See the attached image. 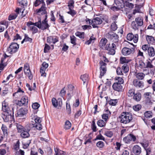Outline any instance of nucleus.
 I'll return each instance as SVG.
<instances>
[{
	"label": "nucleus",
	"instance_id": "nucleus-30",
	"mask_svg": "<svg viewBox=\"0 0 155 155\" xmlns=\"http://www.w3.org/2000/svg\"><path fill=\"white\" fill-rule=\"evenodd\" d=\"M21 133L20 136L23 138H28L30 137V134L27 131L24 130Z\"/></svg>",
	"mask_w": 155,
	"mask_h": 155
},
{
	"label": "nucleus",
	"instance_id": "nucleus-46",
	"mask_svg": "<svg viewBox=\"0 0 155 155\" xmlns=\"http://www.w3.org/2000/svg\"><path fill=\"white\" fill-rule=\"evenodd\" d=\"M135 94V90L134 89H131L129 90L127 94L129 97L133 96Z\"/></svg>",
	"mask_w": 155,
	"mask_h": 155
},
{
	"label": "nucleus",
	"instance_id": "nucleus-62",
	"mask_svg": "<svg viewBox=\"0 0 155 155\" xmlns=\"http://www.w3.org/2000/svg\"><path fill=\"white\" fill-rule=\"evenodd\" d=\"M34 120L35 122V124L41 123V119L38 117H34Z\"/></svg>",
	"mask_w": 155,
	"mask_h": 155
},
{
	"label": "nucleus",
	"instance_id": "nucleus-34",
	"mask_svg": "<svg viewBox=\"0 0 155 155\" xmlns=\"http://www.w3.org/2000/svg\"><path fill=\"white\" fill-rule=\"evenodd\" d=\"M71 124L69 120H67L65 122L64 128L66 130L69 129L71 127Z\"/></svg>",
	"mask_w": 155,
	"mask_h": 155
},
{
	"label": "nucleus",
	"instance_id": "nucleus-16",
	"mask_svg": "<svg viewBox=\"0 0 155 155\" xmlns=\"http://www.w3.org/2000/svg\"><path fill=\"white\" fill-rule=\"evenodd\" d=\"M2 109L4 113L9 112L11 111L10 109L8 106V104L5 100H4L2 103Z\"/></svg>",
	"mask_w": 155,
	"mask_h": 155
},
{
	"label": "nucleus",
	"instance_id": "nucleus-10",
	"mask_svg": "<svg viewBox=\"0 0 155 155\" xmlns=\"http://www.w3.org/2000/svg\"><path fill=\"white\" fill-rule=\"evenodd\" d=\"M134 51V48H129L127 47L124 48L121 51L122 54L124 56H128L133 54Z\"/></svg>",
	"mask_w": 155,
	"mask_h": 155
},
{
	"label": "nucleus",
	"instance_id": "nucleus-39",
	"mask_svg": "<svg viewBox=\"0 0 155 155\" xmlns=\"http://www.w3.org/2000/svg\"><path fill=\"white\" fill-rule=\"evenodd\" d=\"M21 101H22V102L23 103L24 106L27 105L28 103V97L26 96H23L21 99Z\"/></svg>",
	"mask_w": 155,
	"mask_h": 155
},
{
	"label": "nucleus",
	"instance_id": "nucleus-53",
	"mask_svg": "<svg viewBox=\"0 0 155 155\" xmlns=\"http://www.w3.org/2000/svg\"><path fill=\"white\" fill-rule=\"evenodd\" d=\"M141 106L139 104H137L136 105L134 106L133 107V109L135 111H138L141 108Z\"/></svg>",
	"mask_w": 155,
	"mask_h": 155
},
{
	"label": "nucleus",
	"instance_id": "nucleus-13",
	"mask_svg": "<svg viewBox=\"0 0 155 155\" xmlns=\"http://www.w3.org/2000/svg\"><path fill=\"white\" fill-rule=\"evenodd\" d=\"M45 3L42 4V5L40 8L37 9L36 10L37 12L38 13H41L42 15H45V17H46V15L48 17L47 14V12L46 11V8L45 6Z\"/></svg>",
	"mask_w": 155,
	"mask_h": 155
},
{
	"label": "nucleus",
	"instance_id": "nucleus-52",
	"mask_svg": "<svg viewBox=\"0 0 155 155\" xmlns=\"http://www.w3.org/2000/svg\"><path fill=\"white\" fill-rule=\"evenodd\" d=\"M20 142L18 140L16 143L14 144L13 146L15 150H17L19 149Z\"/></svg>",
	"mask_w": 155,
	"mask_h": 155
},
{
	"label": "nucleus",
	"instance_id": "nucleus-3",
	"mask_svg": "<svg viewBox=\"0 0 155 155\" xmlns=\"http://www.w3.org/2000/svg\"><path fill=\"white\" fill-rule=\"evenodd\" d=\"M143 25V20L141 17H138L135 19V21L132 22L131 26L132 28L135 30L138 29L140 26Z\"/></svg>",
	"mask_w": 155,
	"mask_h": 155
},
{
	"label": "nucleus",
	"instance_id": "nucleus-12",
	"mask_svg": "<svg viewBox=\"0 0 155 155\" xmlns=\"http://www.w3.org/2000/svg\"><path fill=\"white\" fill-rule=\"evenodd\" d=\"M101 18L100 17H96L91 21L92 25L93 28H98L97 25L101 24L102 22Z\"/></svg>",
	"mask_w": 155,
	"mask_h": 155
},
{
	"label": "nucleus",
	"instance_id": "nucleus-15",
	"mask_svg": "<svg viewBox=\"0 0 155 155\" xmlns=\"http://www.w3.org/2000/svg\"><path fill=\"white\" fill-rule=\"evenodd\" d=\"M113 89L115 91L118 92L123 91V87L121 84L117 83H114L112 85Z\"/></svg>",
	"mask_w": 155,
	"mask_h": 155
},
{
	"label": "nucleus",
	"instance_id": "nucleus-27",
	"mask_svg": "<svg viewBox=\"0 0 155 155\" xmlns=\"http://www.w3.org/2000/svg\"><path fill=\"white\" fill-rule=\"evenodd\" d=\"M54 149L55 152L54 155H64L66 154L65 152L62 151L58 148H54Z\"/></svg>",
	"mask_w": 155,
	"mask_h": 155
},
{
	"label": "nucleus",
	"instance_id": "nucleus-37",
	"mask_svg": "<svg viewBox=\"0 0 155 155\" xmlns=\"http://www.w3.org/2000/svg\"><path fill=\"white\" fill-rule=\"evenodd\" d=\"M150 93L147 92L145 93L144 94L145 97L146 98V99H147V101L146 102L147 103H148L149 104L151 103V101L150 100L151 96L150 95Z\"/></svg>",
	"mask_w": 155,
	"mask_h": 155
},
{
	"label": "nucleus",
	"instance_id": "nucleus-31",
	"mask_svg": "<svg viewBox=\"0 0 155 155\" xmlns=\"http://www.w3.org/2000/svg\"><path fill=\"white\" fill-rule=\"evenodd\" d=\"M120 63L121 64H127L131 61V60L127 59L124 57H121L120 58Z\"/></svg>",
	"mask_w": 155,
	"mask_h": 155
},
{
	"label": "nucleus",
	"instance_id": "nucleus-14",
	"mask_svg": "<svg viewBox=\"0 0 155 155\" xmlns=\"http://www.w3.org/2000/svg\"><path fill=\"white\" fill-rule=\"evenodd\" d=\"M133 84L135 87L137 88H142L143 87V82L137 79L134 80Z\"/></svg>",
	"mask_w": 155,
	"mask_h": 155
},
{
	"label": "nucleus",
	"instance_id": "nucleus-36",
	"mask_svg": "<svg viewBox=\"0 0 155 155\" xmlns=\"http://www.w3.org/2000/svg\"><path fill=\"white\" fill-rule=\"evenodd\" d=\"M122 69L124 73H126L129 70V66L127 64H124L122 67Z\"/></svg>",
	"mask_w": 155,
	"mask_h": 155
},
{
	"label": "nucleus",
	"instance_id": "nucleus-43",
	"mask_svg": "<svg viewBox=\"0 0 155 155\" xmlns=\"http://www.w3.org/2000/svg\"><path fill=\"white\" fill-rule=\"evenodd\" d=\"M2 130L4 135H7V127L5 125L3 124L2 127Z\"/></svg>",
	"mask_w": 155,
	"mask_h": 155
},
{
	"label": "nucleus",
	"instance_id": "nucleus-64",
	"mask_svg": "<svg viewBox=\"0 0 155 155\" xmlns=\"http://www.w3.org/2000/svg\"><path fill=\"white\" fill-rule=\"evenodd\" d=\"M151 122L153 125L151 127V128L152 130H155V117L151 120Z\"/></svg>",
	"mask_w": 155,
	"mask_h": 155
},
{
	"label": "nucleus",
	"instance_id": "nucleus-11",
	"mask_svg": "<svg viewBox=\"0 0 155 155\" xmlns=\"http://www.w3.org/2000/svg\"><path fill=\"white\" fill-rule=\"evenodd\" d=\"M52 103L54 107H58V108H61L62 104V100L61 98H58L57 100L55 98H53L52 99Z\"/></svg>",
	"mask_w": 155,
	"mask_h": 155
},
{
	"label": "nucleus",
	"instance_id": "nucleus-45",
	"mask_svg": "<svg viewBox=\"0 0 155 155\" xmlns=\"http://www.w3.org/2000/svg\"><path fill=\"white\" fill-rule=\"evenodd\" d=\"M106 67H100V75L101 77L103 76L105 73L106 71Z\"/></svg>",
	"mask_w": 155,
	"mask_h": 155
},
{
	"label": "nucleus",
	"instance_id": "nucleus-20",
	"mask_svg": "<svg viewBox=\"0 0 155 155\" xmlns=\"http://www.w3.org/2000/svg\"><path fill=\"white\" fill-rule=\"evenodd\" d=\"M4 26H6V28H7L8 27V22L5 20H3L0 21V33L4 30L5 27Z\"/></svg>",
	"mask_w": 155,
	"mask_h": 155
},
{
	"label": "nucleus",
	"instance_id": "nucleus-5",
	"mask_svg": "<svg viewBox=\"0 0 155 155\" xmlns=\"http://www.w3.org/2000/svg\"><path fill=\"white\" fill-rule=\"evenodd\" d=\"M19 48V45L16 43L12 42L7 48L9 53L12 54L17 51Z\"/></svg>",
	"mask_w": 155,
	"mask_h": 155
},
{
	"label": "nucleus",
	"instance_id": "nucleus-26",
	"mask_svg": "<svg viewBox=\"0 0 155 155\" xmlns=\"http://www.w3.org/2000/svg\"><path fill=\"white\" fill-rule=\"evenodd\" d=\"M15 125L16 127L18 132L21 133L24 130V127L20 123H16Z\"/></svg>",
	"mask_w": 155,
	"mask_h": 155
},
{
	"label": "nucleus",
	"instance_id": "nucleus-25",
	"mask_svg": "<svg viewBox=\"0 0 155 155\" xmlns=\"http://www.w3.org/2000/svg\"><path fill=\"white\" fill-rule=\"evenodd\" d=\"M146 39L148 44L153 45L155 43V40L154 37L152 36L147 35Z\"/></svg>",
	"mask_w": 155,
	"mask_h": 155
},
{
	"label": "nucleus",
	"instance_id": "nucleus-47",
	"mask_svg": "<svg viewBox=\"0 0 155 155\" xmlns=\"http://www.w3.org/2000/svg\"><path fill=\"white\" fill-rule=\"evenodd\" d=\"M46 68H43L42 66L40 69V72L41 74V76H43L44 77H46V74L45 73V70H46Z\"/></svg>",
	"mask_w": 155,
	"mask_h": 155
},
{
	"label": "nucleus",
	"instance_id": "nucleus-21",
	"mask_svg": "<svg viewBox=\"0 0 155 155\" xmlns=\"http://www.w3.org/2000/svg\"><path fill=\"white\" fill-rule=\"evenodd\" d=\"M133 151L135 154L138 155L141 153V148L138 145H135L133 148Z\"/></svg>",
	"mask_w": 155,
	"mask_h": 155
},
{
	"label": "nucleus",
	"instance_id": "nucleus-56",
	"mask_svg": "<svg viewBox=\"0 0 155 155\" xmlns=\"http://www.w3.org/2000/svg\"><path fill=\"white\" fill-rule=\"evenodd\" d=\"M104 145V143L101 141H99L97 142L96 144L97 146L99 148H102Z\"/></svg>",
	"mask_w": 155,
	"mask_h": 155
},
{
	"label": "nucleus",
	"instance_id": "nucleus-9",
	"mask_svg": "<svg viewBox=\"0 0 155 155\" xmlns=\"http://www.w3.org/2000/svg\"><path fill=\"white\" fill-rule=\"evenodd\" d=\"M136 138L135 136L132 134H129L123 138L124 141L126 143H130L131 141L135 142Z\"/></svg>",
	"mask_w": 155,
	"mask_h": 155
},
{
	"label": "nucleus",
	"instance_id": "nucleus-58",
	"mask_svg": "<svg viewBox=\"0 0 155 155\" xmlns=\"http://www.w3.org/2000/svg\"><path fill=\"white\" fill-rule=\"evenodd\" d=\"M104 134L108 137H111L113 136V133L111 131L107 130L106 131Z\"/></svg>",
	"mask_w": 155,
	"mask_h": 155
},
{
	"label": "nucleus",
	"instance_id": "nucleus-17",
	"mask_svg": "<svg viewBox=\"0 0 155 155\" xmlns=\"http://www.w3.org/2000/svg\"><path fill=\"white\" fill-rule=\"evenodd\" d=\"M58 41V38L56 36H50L47 38V42L48 43L55 44Z\"/></svg>",
	"mask_w": 155,
	"mask_h": 155
},
{
	"label": "nucleus",
	"instance_id": "nucleus-48",
	"mask_svg": "<svg viewBox=\"0 0 155 155\" xmlns=\"http://www.w3.org/2000/svg\"><path fill=\"white\" fill-rule=\"evenodd\" d=\"M28 26L30 27V30L32 31L33 34H34L38 32V29L37 28L35 27V26Z\"/></svg>",
	"mask_w": 155,
	"mask_h": 155
},
{
	"label": "nucleus",
	"instance_id": "nucleus-50",
	"mask_svg": "<svg viewBox=\"0 0 155 155\" xmlns=\"http://www.w3.org/2000/svg\"><path fill=\"white\" fill-rule=\"evenodd\" d=\"M70 38L71 43L74 45H76V38L74 35L71 36Z\"/></svg>",
	"mask_w": 155,
	"mask_h": 155
},
{
	"label": "nucleus",
	"instance_id": "nucleus-57",
	"mask_svg": "<svg viewBox=\"0 0 155 155\" xmlns=\"http://www.w3.org/2000/svg\"><path fill=\"white\" fill-rule=\"evenodd\" d=\"M40 106V104L37 102L33 103L32 105V108L35 110L38 109Z\"/></svg>",
	"mask_w": 155,
	"mask_h": 155
},
{
	"label": "nucleus",
	"instance_id": "nucleus-41",
	"mask_svg": "<svg viewBox=\"0 0 155 155\" xmlns=\"http://www.w3.org/2000/svg\"><path fill=\"white\" fill-rule=\"evenodd\" d=\"M69 11L67 12V13L70 14L72 17H74L77 14V12L73 10V8L69 9Z\"/></svg>",
	"mask_w": 155,
	"mask_h": 155
},
{
	"label": "nucleus",
	"instance_id": "nucleus-24",
	"mask_svg": "<svg viewBox=\"0 0 155 155\" xmlns=\"http://www.w3.org/2000/svg\"><path fill=\"white\" fill-rule=\"evenodd\" d=\"M134 75L137 79L142 80L144 78L145 75L143 73L136 72L135 73Z\"/></svg>",
	"mask_w": 155,
	"mask_h": 155
},
{
	"label": "nucleus",
	"instance_id": "nucleus-29",
	"mask_svg": "<svg viewBox=\"0 0 155 155\" xmlns=\"http://www.w3.org/2000/svg\"><path fill=\"white\" fill-rule=\"evenodd\" d=\"M148 53L150 57H153L155 55V52L154 48L152 47H150L148 49Z\"/></svg>",
	"mask_w": 155,
	"mask_h": 155
},
{
	"label": "nucleus",
	"instance_id": "nucleus-32",
	"mask_svg": "<svg viewBox=\"0 0 155 155\" xmlns=\"http://www.w3.org/2000/svg\"><path fill=\"white\" fill-rule=\"evenodd\" d=\"M81 79L83 81L84 84L86 82L87 83L89 80L88 75L86 74L82 75L81 76Z\"/></svg>",
	"mask_w": 155,
	"mask_h": 155
},
{
	"label": "nucleus",
	"instance_id": "nucleus-60",
	"mask_svg": "<svg viewBox=\"0 0 155 155\" xmlns=\"http://www.w3.org/2000/svg\"><path fill=\"white\" fill-rule=\"evenodd\" d=\"M104 140L105 138L100 133L97 136L95 140Z\"/></svg>",
	"mask_w": 155,
	"mask_h": 155
},
{
	"label": "nucleus",
	"instance_id": "nucleus-49",
	"mask_svg": "<svg viewBox=\"0 0 155 155\" xmlns=\"http://www.w3.org/2000/svg\"><path fill=\"white\" fill-rule=\"evenodd\" d=\"M108 102L110 104L114 106L117 103V99H110Z\"/></svg>",
	"mask_w": 155,
	"mask_h": 155
},
{
	"label": "nucleus",
	"instance_id": "nucleus-42",
	"mask_svg": "<svg viewBox=\"0 0 155 155\" xmlns=\"http://www.w3.org/2000/svg\"><path fill=\"white\" fill-rule=\"evenodd\" d=\"M18 16L17 14H16L15 13H13L10 14L8 18L9 20L10 21L11 20H14Z\"/></svg>",
	"mask_w": 155,
	"mask_h": 155
},
{
	"label": "nucleus",
	"instance_id": "nucleus-44",
	"mask_svg": "<svg viewBox=\"0 0 155 155\" xmlns=\"http://www.w3.org/2000/svg\"><path fill=\"white\" fill-rule=\"evenodd\" d=\"M74 2L73 0H70L68 2V6L69 9L73 8H74Z\"/></svg>",
	"mask_w": 155,
	"mask_h": 155
},
{
	"label": "nucleus",
	"instance_id": "nucleus-55",
	"mask_svg": "<svg viewBox=\"0 0 155 155\" xmlns=\"http://www.w3.org/2000/svg\"><path fill=\"white\" fill-rule=\"evenodd\" d=\"M116 80L118 81L117 83L120 84H123L124 83L123 79L121 77H118L116 78Z\"/></svg>",
	"mask_w": 155,
	"mask_h": 155
},
{
	"label": "nucleus",
	"instance_id": "nucleus-22",
	"mask_svg": "<svg viewBox=\"0 0 155 155\" xmlns=\"http://www.w3.org/2000/svg\"><path fill=\"white\" fill-rule=\"evenodd\" d=\"M114 2L117 6L113 7V8H115L117 9L120 10L121 8H123L124 6V4L120 2L118 0H115Z\"/></svg>",
	"mask_w": 155,
	"mask_h": 155
},
{
	"label": "nucleus",
	"instance_id": "nucleus-6",
	"mask_svg": "<svg viewBox=\"0 0 155 155\" xmlns=\"http://www.w3.org/2000/svg\"><path fill=\"white\" fill-rule=\"evenodd\" d=\"M1 116L5 122L12 121L14 119V115H12L11 111L2 113Z\"/></svg>",
	"mask_w": 155,
	"mask_h": 155
},
{
	"label": "nucleus",
	"instance_id": "nucleus-28",
	"mask_svg": "<svg viewBox=\"0 0 155 155\" xmlns=\"http://www.w3.org/2000/svg\"><path fill=\"white\" fill-rule=\"evenodd\" d=\"M141 95L140 92H137L135 94L133 97V99L137 101H140L141 99Z\"/></svg>",
	"mask_w": 155,
	"mask_h": 155
},
{
	"label": "nucleus",
	"instance_id": "nucleus-59",
	"mask_svg": "<svg viewBox=\"0 0 155 155\" xmlns=\"http://www.w3.org/2000/svg\"><path fill=\"white\" fill-rule=\"evenodd\" d=\"M24 39L25 40V41H29L30 43H31L32 41V39L28 37V35L25 34V38Z\"/></svg>",
	"mask_w": 155,
	"mask_h": 155
},
{
	"label": "nucleus",
	"instance_id": "nucleus-1",
	"mask_svg": "<svg viewBox=\"0 0 155 155\" xmlns=\"http://www.w3.org/2000/svg\"><path fill=\"white\" fill-rule=\"evenodd\" d=\"M47 18V16L46 15L44 19L42 21H41V19H40L38 22L35 23H33L31 21H29L27 23V25L28 26H29L30 25H34L43 30L48 29L50 26L48 23Z\"/></svg>",
	"mask_w": 155,
	"mask_h": 155
},
{
	"label": "nucleus",
	"instance_id": "nucleus-35",
	"mask_svg": "<svg viewBox=\"0 0 155 155\" xmlns=\"http://www.w3.org/2000/svg\"><path fill=\"white\" fill-rule=\"evenodd\" d=\"M107 41V40L106 38L101 39L99 45L101 47L105 45Z\"/></svg>",
	"mask_w": 155,
	"mask_h": 155
},
{
	"label": "nucleus",
	"instance_id": "nucleus-18",
	"mask_svg": "<svg viewBox=\"0 0 155 155\" xmlns=\"http://www.w3.org/2000/svg\"><path fill=\"white\" fill-rule=\"evenodd\" d=\"M26 113V109L21 108L17 111L16 116V117H21L25 114Z\"/></svg>",
	"mask_w": 155,
	"mask_h": 155
},
{
	"label": "nucleus",
	"instance_id": "nucleus-54",
	"mask_svg": "<svg viewBox=\"0 0 155 155\" xmlns=\"http://www.w3.org/2000/svg\"><path fill=\"white\" fill-rule=\"evenodd\" d=\"M134 35L132 33H129L127 36V39L129 41H132L133 39Z\"/></svg>",
	"mask_w": 155,
	"mask_h": 155
},
{
	"label": "nucleus",
	"instance_id": "nucleus-4",
	"mask_svg": "<svg viewBox=\"0 0 155 155\" xmlns=\"http://www.w3.org/2000/svg\"><path fill=\"white\" fill-rule=\"evenodd\" d=\"M106 37L112 42L116 43L118 41L119 36L115 33L109 32L106 35Z\"/></svg>",
	"mask_w": 155,
	"mask_h": 155
},
{
	"label": "nucleus",
	"instance_id": "nucleus-23",
	"mask_svg": "<svg viewBox=\"0 0 155 155\" xmlns=\"http://www.w3.org/2000/svg\"><path fill=\"white\" fill-rule=\"evenodd\" d=\"M18 1L19 5L21 6V10L27 7L28 5L27 0H18Z\"/></svg>",
	"mask_w": 155,
	"mask_h": 155
},
{
	"label": "nucleus",
	"instance_id": "nucleus-38",
	"mask_svg": "<svg viewBox=\"0 0 155 155\" xmlns=\"http://www.w3.org/2000/svg\"><path fill=\"white\" fill-rule=\"evenodd\" d=\"M97 124L98 126L101 127H103L105 126L106 123L103 120H100L97 121Z\"/></svg>",
	"mask_w": 155,
	"mask_h": 155
},
{
	"label": "nucleus",
	"instance_id": "nucleus-8",
	"mask_svg": "<svg viewBox=\"0 0 155 155\" xmlns=\"http://www.w3.org/2000/svg\"><path fill=\"white\" fill-rule=\"evenodd\" d=\"M110 44H107L105 47V49L108 51V54H109L114 55L115 53V49H116V45L114 44H112V46H110Z\"/></svg>",
	"mask_w": 155,
	"mask_h": 155
},
{
	"label": "nucleus",
	"instance_id": "nucleus-61",
	"mask_svg": "<svg viewBox=\"0 0 155 155\" xmlns=\"http://www.w3.org/2000/svg\"><path fill=\"white\" fill-rule=\"evenodd\" d=\"M145 116L147 118H149L152 117V112L150 111H147L144 114Z\"/></svg>",
	"mask_w": 155,
	"mask_h": 155
},
{
	"label": "nucleus",
	"instance_id": "nucleus-51",
	"mask_svg": "<svg viewBox=\"0 0 155 155\" xmlns=\"http://www.w3.org/2000/svg\"><path fill=\"white\" fill-rule=\"evenodd\" d=\"M117 28V25L115 22L112 23L111 25V28L113 31H115Z\"/></svg>",
	"mask_w": 155,
	"mask_h": 155
},
{
	"label": "nucleus",
	"instance_id": "nucleus-2",
	"mask_svg": "<svg viewBox=\"0 0 155 155\" xmlns=\"http://www.w3.org/2000/svg\"><path fill=\"white\" fill-rule=\"evenodd\" d=\"M120 122L122 123L126 124L130 122L133 119L132 114L128 112L122 113L120 116L119 117Z\"/></svg>",
	"mask_w": 155,
	"mask_h": 155
},
{
	"label": "nucleus",
	"instance_id": "nucleus-7",
	"mask_svg": "<svg viewBox=\"0 0 155 155\" xmlns=\"http://www.w3.org/2000/svg\"><path fill=\"white\" fill-rule=\"evenodd\" d=\"M136 62V63L135 64V66L137 69L140 70L143 69V71L147 70L146 69H145V64L142 60L138 59L137 60Z\"/></svg>",
	"mask_w": 155,
	"mask_h": 155
},
{
	"label": "nucleus",
	"instance_id": "nucleus-40",
	"mask_svg": "<svg viewBox=\"0 0 155 155\" xmlns=\"http://www.w3.org/2000/svg\"><path fill=\"white\" fill-rule=\"evenodd\" d=\"M76 36L79 37L80 38H84V32H80L77 31L75 34Z\"/></svg>",
	"mask_w": 155,
	"mask_h": 155
},
{
	"label": "nucleus",
	"instance_id": "nucleus-63",
	"mask_svg": "<svg viewBox=\"0 0 155 155\" xmlns=\"http://www.w3.org/2000/svg\"><path fill=\"white\" fill-rule=\"evenodd\" d=\"M50 47L47 44H45L44 49V52L45 53L47 52L50 49Z\"/></svg>",
	"mask_w": 155,
	"mask_h": 155
},
{
	"label": "nucleus",
	"instance_id": "nucleus-19",
	"mask_svg": "<svg viewBox=\"0 0 155 155\" xmlns=\"http://www.w3.org/2000/svg\"><path fill=\"white\" fill-rule=\"evenodd\" d=\"M105 112V113L102 115V117L105 121H107L108 120L109 117L110 116L111 113L108 110H106Z\"/></svg>",
	"mask_w": 155,
	"mask_h": 155
},
{
	"label": "nucleus",
	"instance_id": "nucleus-33",
	"mask_svg": "<svg viewBox=\"0 0 155 155\" xmlns=\"http://www.w3.org/2000/svg\"><path fill=\"white\" fill-rule=\"evenodd\" d=\"M68 92L71 93V94L73 95L74 93L75 92L74 87L72 85L69 84L68 85Z\"/></svg>",
	"mask_w": 155,
	"mask_h": 155
}]
</instances>
